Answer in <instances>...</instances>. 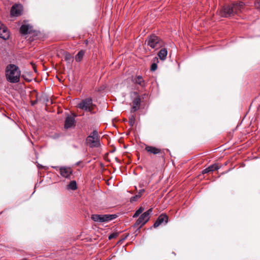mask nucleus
Instances as JSON below:
<instances>
[{"label":"nucleus","instance_id":"1","mask_svg":"<svg viewBox=\"0 0 260 260\" xmlns=\"http://www.w3.org/2000/svg\"><path fill=\"white\" fill-rule=\"evenodd\" d=\"M244 3L240 2L233 3L231 6H224L220 10L219 14L223 17H229L235 14H238L242 12L244 9Z\"/></svg>","mask_w":260,"mask_h":260},{"label":"nucleus","instance_id":"2","mask_svg":"<svg viewBox=\"0 0 260 260\" xmlns=\"http://www.w3.org/2000/svg\"><path fill=\"white\" fill-rule=\"evenodd\" d=\"M20 71L18 67L14 64H9L6 70L7 80L11 83H17L19 81Z\"/></svg>","mask_w":260,"mask_h":260},{"label":"nucleus","instance_id":"3","mask_svg":"<svg viewBox=\"0 0 260 260\" xmlns=\"http://www.w3.org/2000/svg\"><path fill=\"white\" fill-rule=\"evenodd\" d=\"M145 44L155 50L160 49L164 45V41L155 35L148 36L145 40Z\"/></svg>","mask_w":260,"mask_h":260},{"label":"nucleus","instance_id":"4","mask_svg":"<svg viewBox=\"0 0 260 260\" xmlns=\"http://www.w3.org/2000/svg\"><path fill=\"white\" fill-rule=\"evenodd\" d=\"M95 105L93 104L92 99L90 98H86L82 100L78 104V107L80 109L89 112L91 113H93Z\"/></svg>","mask_w":260,"mask_h":260},{"label":"nucleus","instance_id":"5","mask_svg":"<svg viewBox=\"0 0 260 260\" xmlns=\"http://www.w3.org/2000/svg\"><path fill=\"white\" fill-rule=\"evenodd\" d=\"M86 141L90 147H99L100 146V143L98 131L94 130L87 137Z\"/></svg>","mask_w":260,"mask_h":260},{"label":"nucleus","instance_id":"6","mask_svg":"<svg viewBox=\"0 0 260 260\" xmlns=\"http://www.w3.org/2000/svg\"><path fill=\"white\" fill-rule=\"evenodd\" d=\"M117 217L116 214H92L91 218L95 222H105L111 221Z\"/></svg>","mask_w":260,"mask_h":260},{"label":"nucleus","instance_id":"7","mask_svg":"<svg viewBox=\"0 0 260 260\" xmlns=\"http://www.w3.org/2000/svg\"><path fill=\"white\" fill-rule=\"evenodd\" d=\"M152 212V209L150 208L147 211L143 213L137 219L136 223L134 224V226L136 228H141L144 225L149 219L150 215Z\"/></svg>","mask_w":260,"mask_h":260},{"label":"nucleus","instance_id":"8","mask_svg":"<svg viewBox=\"0 0 260 260\" xmlns=\"http://www.w3.org/2000/svg\"><path fill=\"white\" fill-rule=\"evenodd\" d=\"M133 94L134 99L131 103V113H134L139 110L141 103V96L137 92H133Z\"/></svg>","mask_w":260,"mask_h":260},{"label":"nucleus","instance_id":"9","mask_svg":"<svg viewBox=\"0 0 260 260\" xmlns=\"http://www.w3.org/2000/svg\"><path fill=\"white\" fill-rule=\"evenodd\" d=\"M59 170L60 175L66 178H70L73 173V170L70 167H61Z\"/></svg>","mask_w":260,"mask_h":260},{"label":"nucleus","instance_id":"10","mask_svg":"<svg viewBox=\"0 0 260 260\" xmlns=\"http://www.w3.org/2000/svg\"><path fill=\"white\" fill-rule=\"evenodd\" d=\"M9 37L10 32L7 27L0 22V38L4 40H7Z\"/></svg>","mask_w":260,"mask_h":260},{"label":"nucleus","instance_id":"11","mask_svg":"<svg viewBox=\"0 0 260 260\" xmlns=\"http://www.w3.org/2000/svg\"><path fill=\"white\" fill-rule=\"evenodd\" d=\"M145 150L150 154H159L162 155L164 153L160 149L151 146L146 145Z\"/></svg>","mask_w":260,"mask_h":260},{"label":"nucleus","instance_id":"12","mask_svg":"<svg viewBox=\"0 0 260 260\" xmlns=\"http://www.w3.org/2000/svg\"><path fill=\"white\" fill-rule=\"evenodd\" d=\"M168 221V217L166 215L161 214L159 215L156 221L154 222L153 224V226L156 228H157L159 225L165 222V223H167Z\"/></svg>","mask_w":260,"mask_h":260},{"label":"nucleus","instance_id":"13","mask_svg":"<svg viewBox=\"0 0 260 260\" xmlns=\"http://www.w3.org/2000/svg\"><path fill=\"white\" fill-rule=\"evenodd\" d=\"M22 11V7L20 5H14L11 10V15L12 16H18L21 14Z\"/></svg>","mask_w":260,"mask_h":260},{"label":"nucleus","instance_id":"14","mask_svg":"<svg viewBox=\"0 0 260 260\" xmlns=\"http://www.w3.org/2000/svg\"><path fill=\"white\" fill-rule=\"evenodd\" d=\"M76 116V115H74V116H68L67 117L64 123L65 128L68 129L75 125V120L74 117Z\"/></svg>","mask_w":260,"mask_h":260},{"label":"nucleus","instance_id":"15","mask_svg":"<svg viewBox=\"0 0 260 260\" xmlns=\"http://www.w3.org/2000/svg\"><path fill=\"white\" fill-rule=\"evenodd\" d=\"M220 168V166L217 164H214L212 165H210L208 168L202 171V173L206 174L209 173L211 172H213L214 171L217 170Z\"/></svg>","mask_w":260,"mask_h":260},{"label":"nucleus","instance_id":"16","mask_svg":"<svg viewBox=\"0 0 260 260\" xmlns=\"http://www.w3.org/2000/svg\"><path fill=\"white\" fill-rule=\"evenodd\" d=\"M32 30V26L28 24H23L20 28V32L22 35L30 33Z\"/></svg>","mask_w":260,"mask_h":260},{"label":"nucleus","instance_id":"17","mask_svg":"<svg viewBox=\"0 0 260 260\" xmlns=\"http://www.w3.org/2000/svg\"><path fill=\"white\" fill-rule=\"evenodd\" d=\"M133 82L134 83L139 85L142 87L146 86V82L144 80L142 76H137L134 79Z\"/></svg>","mask_w":260,"mask_h":260},{"label":"nucleus","instance_id":"18","mask_svg":"<svg viewBox=\"0 0 260 260\" xmlns=\"http://www.w3.org/2000/svg\"><path fill=\"white\" fill-rule=\"evenodd\" d=\"M168 54V51L166 48L161 49L158 53V56L160 59L164 60L166 59Z\"/></svg>","mask_w":260,"mask_h":260},{"label":"nucleus","instance_id":"19","mask_svg":"<svg viewBox=\"0 0 260 260\" xmlns=\"http://www.w3.org/2000/svg\"><path fill=\"white\" fill-rule=\"evenodd\" d=\"M85 51L83 50H80L75 56V60L77 62H80L83 59Z\"/></svg>","mask_w":260,"mask_h":260},{"label":"nucleus","instance_id":"20","mask_svg":"<svg viewBox=\"0 0 260 260\" xmlns=\"http://www.w3.org/2000/svg\"><path fill=\"white\" fill-rule=\"evenodd\" d=\"M67 188L73 190H76L77 188L76 182L75 181H71L68 185Z\"/></svg>","mask_w":260,"mask_h":260},{"label":"nucleus","instance_id":"21","mask_svg":"<svg viewBox=\"0 0 260 260\" xmlns=\"http://www.w3.org/2000/svg\"><path fill=\"white\" fill-rule=\"evenodd\" d=\"M64 59L68 63H71L73 61V57L70 53L66 52L64 54Z\"/></svg>","mask_w":260,"mask_h":260},{"label":"nucleus","instance_id":"22","mask_svg":"<svg viewBox=\"0 0 260 260\" xmlns=\"http://www.w3.org/2000/svg\"><path fill=\"white\" fill-rule=\"evenodd\" d=\"M155 60L154 62L151 64L150 70L151 71L154 72L155 71L157 68V62H158V59L157 57H155L154 58Z\"/></svg>","mask_w":260,"mask_h":260},{"label":"nucleus","instance_id":"23","mask_svg":"<svg viewBox=\"0 0 260 260\" xmlns=\"http://www.w3.org/2000/svg\"><path fill=\"white\" fill-rule=\"evenodd\" d=\"M144 210V209L143 207H140L138 210H137L135 214L133 215V217H138L140 214H141L143 211Z\"/></svg>","mask_w":260,"mask_h":260},{"label":"nucleus","instance_id":"24","mask_svg":"<svg viewBox=\"0 0 260 260\" xmlns=\"http://www.w3.org/2000/svg\"><path fill=\"white\" fill-rule=\"evenodd\" d=\"M135 123V116L132 115L129 118V124L131 126H134Z\"/></svg>","mask_w":260,"mask_h":260},{"label":"nucleus","instance_id":"25","mask_svg":"<svg viewBox=\"0 0 260 260\" xmlns=\"http://www.w3.org/2000/svg\"><path fill=\"white\" fill-rule=\"evenodd\" d=\"M117 236V233H112L111 235H110L109 236V238H109V240H112V239L116 238Z\"/></svg>","mask_w":260,"mask_h":260},{"label":"nucleus","instance_id":"26","mask_svg":"<svg viewBox=\"0 0 260 260\" xmlns=\"http://www.w3.org/2000/svg\"><path fill=\"white\" fill-rule=\"evenodd\" d=\"M255 7L256 9L260 10V0H256L255 2Z\"/></svg>","mask_w":260,"mask_h":260},{"label":"nucleus","instance_id":"27","mask_svg":"<svg viewBox=\"0 0 260 260\" xmlns=\"http://www.w3.org/2000/svg\"><path fill=\"white\" fill-rule=\"evenodd\" d=\"M138 200L137 199V196H135L134 197H132L131 199H130V201L131 202H135V201H136L137 200Z\"/></svg>","mask_w":260,"mask_h":260},{"label":"nucleus","instance_id":"28","mask_svg":"<svg viewBox=\"0 0 260 260\" xmlns=\"http://www.w3.org/2000/svg\"><path fill=\"white\" fill-rule=\"evenodd\" d=\"M145 190L144 189H142L139 190L138 194H140L141 196H142V194L144 192Z\"/></svg>","mask_w":260,"mask_h":260},{"label":"nucleus","instance_id":"29","mask_svg":"<svg viewBox=\"0 0 260 260\" xmlns=\"http://www.w3.org/2000/svg\"><path fill=\"white\" fill-rule=\"evenodd\" d=\"M136 196H137V199H139V198H140L141 197V196L140 194H136Z\"/></svg>","mask_w":260,"mask_h":260},{"label":"nucleus","instance_id":"30","mask_svg":"<svg viewBox=\"0 0 260 260\" xmlns=\"http://www.w3.org/2000/svg\"><path fill=\"white\" fill-rule=\"evenodd\" d=\"M54 168L56 169V170L57 169V168H58V167H53Z\"/></svg>","mask_w":260,"mask_h":260}]
</instances>
